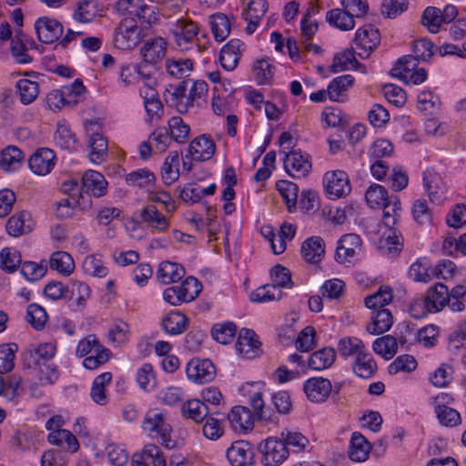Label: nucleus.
Listing matches in <instances>:
<instances>
[{
  "mask_svg": "<svg viewBox=\"0 0 466 466\" xmlns=\"http://www.w3.org/2000/svg\"><path fill=\"white\" fill-rule=\"evenodd\" d=\"M142 428L149 434L155 433V437H158L161 444L166 448L174 447V441L170 439L171 426L164 414L157 409L147 412L142 422Z\"/></svg>",
  "mask_w": 466,
  "mask_h": 466,
  "instance_id": "1",
  "label": "nucleus"
},
{
  "mask_svg": "<svg viewBox=\"0 0 466 466\" xmlns=\"http://www.w3.org/2000/svg\"><path fill=\"white\" fill-rule=\"evenodd\" d=\"M264 466H279L289 457L288 446L280 438L270 437L258 445Z\"/></svg>",
  "mask_w": 466,
  "mask_h": 466,
  "instance_id": "2",
  "label": "nucleus"
},
{
  "mask_svg": "<svg viewBox=\"0 0 466 466\" xmlns=\"http://www.w3.org/2000/svg\"><path fill=\"white\" fill-rule=\"evenodd\" d=\"M35 30L40 42L52 44L61 37L64 27L56 19L43 16L35 21Z\"/></svg>",
  "mask_w": 466,
  "mask_h": 466,
  "instance_id": "3",
  "label": "nucleus"
},
{
  "mask_svg": "<svg viewBox=\"0 0 466 466\" xmlns=\"http://www.w3.org/2000/svg\"><path fill=\"white\" fill-rule=\"evenodd\" d=\"M189 82H191L190 79L182 80L172 91L167 90V94L165 96L167 104L175 107L180 114L187 113L194 105V100L187 94Z\"/></svg>",
  "mask_w": 466,
  "mask_h": 466,
  "instance_id": "4",
  "label": "nucleus"
},
{
  "mask_svg": "<svg viewBox=\"0 0 466 466\" xmlns=\"http://www.w3.org/2000/svg\"><path fill=\"white\" fill-rule=\"evenodd\" d=\"M303 390L310 401L321 403L329 397L332 385L328 379L313 377L304 382Z\"/></svg>",
  "mask_w": 466,
  "mask_h": 466,
  "instance_id": "5",
  "label": "nucleus"
},
{
  "mask_svg": "<svg viewBox=\"0 0 466 466\" xmlns=\"http://www.w3.org/2000/svg\"><path fill=\"white\" fill-rule=\"evenodd\" d=\"M227 459L231 466H251L254 463L251 445L245 441L233 442L227 451Z\"/></svg>",
  "mask_w": 466,
  "mask_h": 466,
  "instance_id": "6",
  "label": "nucleus"
},
{
  "mask_svg": "<svg viewBox=\"0 0 466 466\" xmlns=\"http://www.w3.org/2000/svg\"><path fill=\"white\" fill-rule=\"evenodd\" d=\"M361 239L357 234H346L339 239L335 258L339 263L351 262L360 251Z\"/></svg>",
  "mask_w": 466,
  "mask_h": 466,
  "instance_id": "7",
  "label": "nucleus"
},
{
  "mask_svg": "<svg viewBox=\"0 0 466 466\" xmlns=\"http://www.w3.org/2000/svg\"><path fill=\"white\" fill-rule=\"evenodd\" d=\"M189 380L198 383L210 382L216 375V369L209 360H192L187 367Z\"/></svg>",
  "mask_w": 466,
  "mask_h": 466,
  "instance_id": "8",
  "label": "nucleus"
},
{
  "mask_svg": "<svg viewBox=\"0 0 466 466\" xmlns=\"http://www.w3.org/2000/svg\"><path fill=\"white\" fill-rule=\"evenodd\" d=\"M327 193L333 198H341L350 194L351 187L346 172L336 170L325 175Z\"/></svg>",
  "mask_w": 466,
  "mask_h": 466,
  "instance_id": "9",
  "label": "nucleus"
},
{
  "mask_svg": "<svg viewBox=\"0 0 466 466\" xmlns=\"http://www.w3.org/2000/svg\"><path fill=\"white\" fill-rule=\"evenodd\" d=\"M132 466H167L166 457L155 444H147L141 452L132 457Z\"/></svg>",
  "mask_w": 466,
  "mask_h": 466,
  "instance_id": "10",
  "label": "nucleus"
},
{
  "mask_svg": "<svg viewBox=\"0 0 466 466\" xmlns=\"http://www.w3.org/2000/svg\"><path fill=\"white\" fill-rule=\"evenodd\" d=\"M107 181L103 174L95 170H88L82 177V192L95 198H101L107 192Z\"/></svg>",
  "mask_w": 466,
  "mask_h": 466,
  "instance_id": "11",
  "label": "nucleus"
},
{
  "mask_svg": "<svg viewBox=\"0 0 466 466\" xmlns=\"http://www.w3.org/2000/svg\"><path fill=\"white\" fill-rule=\"evenodd\" d=\"M285 170L292 177H305L311 168L308 156L300 150H291L284 159Z\"/></svg>",
  "mask_w": 466,
  "mask_h": 466,
  "instance_id": "12",
  "label": "nucleus"
},
{
  "mask_svg": "<svg viewBox=\"0 0 466 466\" xmlns=\"http://www.w3.org/2000/svg\"><path fill=\"white\" fill-rule=\"evenodd\" d=\"M167 42L164 38L152 37L144 41L140 49V55L146 64H156L163 59L166 55Z\"/></svg>",
  "mask_w": 466,
  "mask_h": 466,
  "instance_id": "13",
  "label": "nucleus"
},
{
  "mask_svg": "<svg viewBox=\"0 0 466 466\" xmlns=\"http://www.w3.org/2000/svg\"><path fill=\"white\" fill-rule=\"evenodd\" d=\"M252 329H240L236 342L238 352L247 359H253L260 351L261 343L257 339Z\"/></svg>",
  "mask_w": 466,
  "mask_h": 466,
  "instance_id": "14",
  "label": "nucleus"
},
{
  "mask_svg": "<svg viewBox=\"0 0 466 466\" xmlns=\"http://www.w3.org/2000/svg\"><path fill=\"white\" fill-rule=\"evenodd\" d=\"M56 155L49 148L38 149L28 160L30 169L36 175L48 174L55 166Z\"/></svg>",
  "mask_w": 466,
  "mask_h": 466,
  "instance_id": "15",
  "label": "nucleus"
},
{
  "mask_svg": "<svg viewBox=\"0 0 466 466\" xmlns=\"http://www.w3.org/2000/svg\"><path fill=\"white\" fill-rule=\"evenodd\" d=\"M116 8L121 14L128 13L149 24L155 18L153 10L144 3V0H118Z\"/></svg>",
  "mask_w": 466,
  "mask_h": 466,
  "instance_id": "16",
  "label": "nucleus"
},
{
  "mask_svg": "<svg viewBox=\"0 0 466 466\" xmlns=\"http://www.w3.org/2000/svg\"><path fill=\"white\" fill-rule=\"evenodd\" d=\"M244 44L239 39H231L220 50L219 61L224 69L234 70L240 59Z\"/></svg>",
  "mask_w": 466,
  "mask_h": 466,
  "instance_id": "17",
  "label": "nucleus"
},
{
  "mask_svg": "<svg viewBox=\"0 0 466 466\" xmlns=\"http://www.w3.org/2000/svg\"><path fill=\"white\" fill-rule=\"evenodd\" d=\"M215 152V142L206 135L194 138L188 147V153L196 161H207L214 156Z\"/></svg>",
  "mask_w": 466,
  "mask_h": 466,
  "instance_id": "18",
  "label": "nucleus"
},
{
  "mask_svg": "<svg viewBox=\"0 0 466 466\" xmlns=\"http://www.w3.org/2000/svg\"><path fill=\"white\" fill-rule=\"evenodd\" d=\"M267 10L268 3L266 0H250L248 2L247 9L243 12L244 18L248 22L245 30L248 35L255 32Z\"/></svg>",
  "mask_w": 466,
  "mask_h": 466,
  "instance_id": "19",
  "label": "nucleus"
},
{
  "mask_svg": "<svg viewBox=\"0 0 466 466\" xmlns=\"http://www.w3.org/2000/svg\"><path fill=\"white\" fill-rule=\"evenodd\" d=\"M380 42L379 30L372 25H365L357 30L354 43L357 47L362 49L367 56L374 50Z\"/></svg>",
  "mask_w": 466,
  "mask_h": 466,
  "instance_id": "20",
  "label": "nucleus"
},
{
  "mask_svg": "<svg viewBox=\"0 0 466 466\" xmlns=\"http://www.w3.org/2000/svg\"><path fill=\"white\" fill-rule=\"evenodd\" d=\"M114 40L122 48H131L138 41V27L127 19L123 20L116 28Z\"/></svg>",
  "mask_w": 466,
  "mask_h": 466,
  "instance_id": "21",
  "label": "nucleus"
},
{
  "mask_svg": "<svg viewBox=\"0 0 466 466\" xmlns=\"http://www.w3.org/2000/svg\"><path fill=\"white\" fill-rule=\"evenodd\" d=\"M231 427L235 431H247L254 426L253 416L250 410L245 406H235L230 412L226 415Z\"/></svg>",
  "mask_w": 466,
  "mask_h": 466,
  "instance_id": "22",
  "label": "nucleus"
},
{
  "mask_svg": "<svg viewBox=\"0 0 466 466\" xmlns=\"http://www.w3.org/2000/svg\"><path fill=\"white\" fill-rule=\"evenodd\" d=\"M89 159L95 164L104 162L108 154L107 139L99 133H92L88 140Z\"/></svg>",
  "mask_w": 466,
  "mask_h": 466,
  "instance_id": "23",
  "label": "nucleus"
},
{
  "mask_svg": "<svg viewBox=\"0 0 466 466\" xmlns=\"http://www.w3.org/2000/svg\"><path fill=\"white\" fill-rule=\"evenodd\" d=\"M393 324V317L390 309H380L372 312L371 323L367 330L372 335L382 334L388 331Z\"/></svg>",
  "mask_w": 466,
  "mask_h": 466,
  "instance_id": "24",
  "label": "nucleus"
},
{
  "mask_svg": "<svg viewBox=\"0 0 466 466\" xmlns=\"http://www.w3.org/2000/svg\"><path fill=\"white\" fill-rule=\"evenodd\" d=\"M325 253L324 241L320 237H311L301 246V254L307 262L319 263Z\"/></svg>",
  "mask_w": 466,
  "mask_h": 466,
  "instance_id": "25",
  "label": "nucleus"
},
{
  "mask_svg": "<svg viewBox=\"0 0 466 466\" xmlns=\"http://www.w3.org/2000/svg\"><path fill=\"white\" fill-rule=\"evenodd\" d=\"M185 275L184 268L174 262L163 261L157 270V278L162 284L167 285L177 282Z\"/></svg>",
  "mask_w": 466,
  "mask_h": 466,
  "instance_id": "26",
  "label": "nucleus"
},
{
  "mask_svg": "<svg viewBox=\"0 0 466 466\" xmlns=\"http://www.w3.org/2000/svg\"><path fill=\"white\" fill-rule=\"evenodd\" d=\"M205 419L206 422L202 428L204 436L209 440L218 439L224 431L223 421L226 420V414L212 410Z\"/></svg>",
  "mask_w": 466,
  "mask_h": 466,
  "instance_id": "27",
  "label": "nucleus"
},
{
  "mask_svg": "<svg viewBox=\"0 0 466 466\" xmlns=\"http://www.w3.org/2000/svg\"><path fill=\"white\" fill-rule=\"evenodd\" d=\"M370 443L360 432H354L350 439L349 457L354 461H364L369 458Z\"/></svg>",
  "mask_w": 466,
  "mask_h": 466,
  "instance_id": "28",
  "label": "nucleus"
},
{
  "mask_svg": "<svg viewBox=\"0 0 466 466\" xmlns=\"http://www.w3.org/2000/svg\"><path fill=\"white\" fill-rule=\"evenodd\" d=\"M31 230L30 214L27 211L14 214L6 222V231L13 237H19Z\"/></svg>",
  "mask_w": 466,
  "mask_h": 466,
  "instance_id": "29",
  "label": "nucleus"
},
{
  "mask_svg": "<svg viewBox=\"0 0 466 466\" xmlns=\"http://www.w3.org/2000/svg\"><path fill=\"white\" fill-rule=\"evenodd\" d=\"M140 217L152 229L165 231L168 228L167 218L154 205L146 206L141 210Z\"/></svg>",
  "mask_w": 466,
  "mask_h": 466,
  "instance_id": "30",
  "label": "nucleus"
},
{
  "mask_svg": "<svg viewBox=\"0 0 466 466\" xmlns=\"http://www.w3.org/2000/svg\"><path fill=\"white\" fill-rule=\"evenodd\" d=\"M47 441L50 444L63 447L71 452H76L79 449L77 439L67 430L53 431L48 434Z\"/></svg>",
  "mask_w": 466,
  "mask_h": 466,
  "instance_id": "31",
  "label": "nucleus"
},
{
  "mask_svg": "<svg viewBox=\"0 0 466 466\" xmlns=\"http://www.w3.org/2000/svg\"><path fill=\"white\" fill-rule=\"evenodd\" d=\"M425 297L433 311L438 312L448 303L450 298L449 289L442 283H437L428 289Z\"/></svg>",
  "mask_w": 466,
  "mask_h": 466,
  "instance_id": "32",
  "label": "nucleus"
},
{
  "mask_svg": "<svg viewBox=\"0 0 466 466\" xmlns=\"http://www.w3.org/2000/svg\"><path fill=\"white\" fill-rule=\"evenodd\" d=\"M211 411L205 402L197 399L187 400L181 407L183 416L197 423L202 422Z\"/></svg>",
  "mask_w": 466,
  "mask_h": 466,
  "instance_id": "33",
  "label": "nucleus"
},
{
  "mask_svg": "<svg viewBox=\"0 0 466 466\" xmlns=\"http://www.w3.org/2000/svg\"><path fill=\"white\" fill-rule=\"evenodd\" d=\"M56 352V345L51 342H46L41 343L37 347L26 350L24 353V359L25 361H28V366H31V364L36 365L39 360H51Z\"/></svg>",
  "mask_w": 466,
  "mask_h": 466,
  "instance_id": "34",
  "label": "nucleus"
},
{
  "mask_svg": "<svg viewBox=\"0 0 466 466\" xmlns=\"http://www.w3.org/2000/svg\"><path fill=\"white\" fill-rule=\"evenodd\" d=\"M336 360V351L332 348H323L312 353L308 360V365L315 370H322L329 368Z\"/></svg>",
  "mask_w": 466,
  "mask_h": 466,
  "instance_id": "35",
  "label": "nucleus"
},
{
  "mask_svg": "<svg viewBox=\"0 0 466 466\" xmlns=\"http://www.w3.org/2000/svg\"><path fill=\"white\" fill-rule=\"evenodd\" d=\"M193 61L189 58H168L165 62L167 74L175 78H183V80H187L186 78L189 76L193 70Z\"/></svg>",
  "mask_w": 466,
  "mask_h": 466,
  "instance_id": "36",
  "label": "nucleus"
},
{
  "mask_svg": "<svg viewBox=\"0 0 466 466\" xmlns=\"http://www.w3.org/2000/svg\"><path fill=\"white\" fill-rule=\"evenodd\" d=\"M440 177L431 170L423 173L424 188L431 202L440 204L444 199V189L439 186Z\"/></svg>",
  "mask_w": 466,
  "mask_h": 466,
  "instance_id": "37",
  "label": "nucleus"
},
{
  "mask_svg": "<svg viewBox=\"0 0 466 466\" xmlns=\"http://www.w3.org/2000/svg\"><path fill=\"white\" fill-rule=\"evenodd\" d=\"M327 22L340 30L348 31L354 27L355 21L350 14L343 9L336 8L329 11L326 15Z\"/></svg>",
  "mask_w": 466,
  "mask_h": 466,
  "instance_id": "38",
  "label": "nucleus"
},
{
  "mask_svg": "<svg viewBox=\"0 0 466 466\" xmlns=\"http://www.w3.org/2000/svg\"><path fill=\"white\" fill-rule=\"evenodd\" d=\"M353 370L357 376L369 379L376 373L377 363L370 353L364 351L356 357Z\"/></svg>",
  "mask_w": 466,
  "mask_h": 466,
  "instance_id": "39",
  "label": "nucleus"
},
{
  "mask_svg": "<svg viewBox=\"0 0 466 466\" xmlns=\"http://www.w3.org/2000/svg\"><path fill=\"white\" fill-rule=\"evenodd\" d=\"M354 77L351 75H343L334 78L328 86L329 98L332 101H339L348 89L353 85Z\"/></svg>",
  "mask_w": 466,
  "mask_h": 466,
  "instance_id": "40",
  "label": "nucleus"
},
{
  "mask_svg": "<svg viewBox=\"0 0 466 466\" xmlns=\"http://www.w3.org/2000/svg\"><path fill=\"white\" fill-rule=\"evenodd\" d=\"M187 325L188 319L178 311L171 312L162 320L164 330L171 335L183 333L187 329Z\"/></svg>",
  "mask_w": 466,
  "mask_h": 466,
  "instance_id": "41",
  "label": "nucleus"
},
{
  "mask_svg": "<svg viewBox=\"0 0 466 466\" xmlns=\"http://www.w3.org/2000/svg\"><path fill=\"white\" fill-rule=\"evenodd\" d=\"M198 27L192 21L180 20L177 23L175 31L176 44L183 47L184 45L190 43L198 35Z\"/></svg>",
  "mask_w": 466,
  "mask_h": 466,
  "instance_id": "42",
  "label": "nucleus"
},
{
  "mask_svg": "<svg viewBox=\"0 0 466 466\" xmlns=\"http://www.w3.org/2000/svg\"><path fill=\"white\" fill-rule=\"evenodd\" d=\"M392 289L389 286H381L379 290L365 298V305L368 309L376 311L392 301Z\"/></svg>",
  "mask_w": 466,
  "mask_h": 466,
  "instance_id": "43",
  "label": "nucleus"
},
{
  "mask_svg": "<svg viewBox=\"0 0 466 466\" xmlns=\"http://www.w3.org/2000/svg\"><path fill=\"white\" fill-rule=\"evenodd\" d=\"M50 268L59 273L68 276L75 269L71 255L66 251H56L50 258Z\"/></svg>",
  "mask_w": 466,
  "mask_h": 466,
  "instance_id": "44",
  "label": "nucleus"
},
{
  "mask_svg": "<svg viewBox=\"0 0 466 466\" xmlns=\"http://www.w3.org/2000/svg\"><path fill=\"white\" fill-rule=\"evenodd\" d=\"M372 348L375 353L390 360L397 353V339L390 335L380 337L374 340Z\"/></svg>",
  "mask_w": 466,
  "mask_h": 466,
  "instance_id": "45",
  "label": "nucleus"
},
{
  "mask_svg": "<svg viewBox=\"0 0 466 466\" xmlns=\"http://www.w3.org/2000/svg\"><path fill=\"white\" fill-rule=\"evenodd\" d=\"M279 438L288 446L289 453L303 451L309 444V440L298 431H283Z\"/></svg>",
  "mask_w": 466,
  "mask_h": 466,
  "instance_id": "46",
  "label": "nucleus"
},
{
  "mask_svg": "<svg viewBox=\"0 0 466 466\" xmlns=\"http://www.w3.org/2000/svg\"><path fill=\"white\" fill-rule=\"evenodd\" d=\"M392 197L389 196L387 189L379 184L370 186L365 194L367 204L372 208H380L387 201H390Z\"/></svg>",
  "mask_w": 466,
  "mask_h": 466,
  "instance_id": "47",
  "label": "nucleus"
},
{
  "mask_svg": "<svg viewBox=\"0 0 466 466\" xmlns=\"http://www.w3.org/2000/svg\"><path fill=\"white\" fill-rule=\"evenodd\" d=\"M90 292L91 290L87 284L79 280H73L66 299L72 300V305L83 308L90 297Z\"/></svg>",
  "mask_w": 466,
  "mask_h": 466,
  "instance_id": "48",
  "label": "nucleus"
},
{
  "mask_svg": "<svg viewBox=\"0 0 466 466\" xmlns=\"http://www.w3.org/2000/svg\"><path fill=\"white\" fill-rule=\"evenodd\" d=\"M381 208H383V223L392 230V227L397 224L400 218L401 208L399 197H392L391 199L383 204Z\"/></svg>",
  "mask_w": 466,
  "mask_h": 466,
  "instance_id": "49",
  "label": "nucleus"
},
{
  "mask_svg": "<svg viewBox=\"0 0 466 466\" xmlns=\"http://www.w3.org/2000/svg\"><path fill=\"white\" fill-rule=\"evenodd\" d=\"M167 129L171 138L177 143L183 144L188 139L190 127L180 116L171 117Z\"/></svg>",
  "mask_w": 466,
  "mask_h": 466,
  "instance_id": "50",
  "label": "nucleus"
},
{
  "mask_svg": "<svg viewBox=\"0 0 466 466\" xmlns=\"http://www.w3.org/2000/svg\"><path fill=\"white\" fill-rule=\"evenodd\" d=\"M275 67L269 63L268 59L261 58L255 62L253 73L255 80L258 85H268L271 83L274 76Z\"/></svg>",
  "mask_w": 466,
  "mask_h": 466,
  "instance_id": "51",
  "label": "nucleus"
},
{
  "mask_svg": "<svg viewBox=\"0 0 466 466\" xmlns=\"http://www.w3.org/2000/svg\"><path fill=\"white\" fill-rule=\"evenodd\" d=\"M277 189L283 198L289 211H291L298 201V186L288 180H280L277 183Z\"/></svg>",
  "mask_w": 466,
  "mask_h": 466,
  "instance_id": "52",
  "label": "nucleus"
},
{
  "mask_svg": "<svg viewBox=\"0 0 466 466\" xmlns=\"http://www.w3.org/2000/svg\"><path fill=\"white\" fill-rule=\"evenodd\" d=\"M97 6L93 0H83L77 3L74 12V19L80 23H89L96 15Z\"/></svg>",
  "mask_w": 466,
  "mask_h": 466,
  "instance_id": "53",
  "label": "nucleus"
},
{
  "mask_svg": "<svg viewBox=\"0 0 466 466\" xmlns=\"http://www.w3.org/2000/svg\"><path fill=\"white\" fill-rule=\"evenodd\" d=\"M211 29L216 41H224L230 33V23L224 14H217L211 16Z\"/></svg>",
  "mask_w": 466,
  "mask_h": 466,
  "instance_id": "54",
  "label": "nucleus"
},
{
  "mask_svg": "<svg viewBox=\"0 0 466 466\" xmlns=\"http://www.w3.org/2000/svg\"><path fill=\"white\" fill-rule=\"evenodd\" d=\"M56 144L62 149H73L76 140L70 127L66 123H58L54 135Z\"/></svg>",
  "mask_w": 466,
  "mask_h": 466,
  "instance_id": "55",
  "label": "nucleus"
},
{
  "mask_svg": "<svg viewBox=\"0 0 466 466\" xmlns=\"http://www.w3.org/2000/svg\"><path fill=\"white\" fill-rule=\"evenodd\" d=\"M435 413L440 423L445 427H455L461 422L460 413L456 410L446 405H436Z\"/></svg>",
  "mask_w": 466,
  "mask_h": 466,
  "instance_id": "56",
  "label": "nucleus"
},
{
  "mask_svg": "<svg viewBox=\"0 0 466 466\" xmlns=\"http://www.w3.org/2000/svg\"><path fill=\"white\" fill-rule=\"evenodd\" d=\"M20 252L15 248H5L0 252V266L8 272H14L21 265Z\"/></svg>",
  "mask_w": 466,
  "mask_h": 466,
  "instance_id": "57",
  "label": "nucleus"
},
{
  "mask_svg": "<svg viewBox=\"0 0 466 466\" xmlns=\"http://www.w3.org/2000/svg\"><path fill=\"white\" fill-rule=\"evenodd\" d=\"M16 87L20 94L21 102L25 105L32 103L39 94L38 83L29 79L18 80Z\"/></svg>",
  "mask_w": 466,
  "mask_h": 466,
  "instance_id": "58",
  "label": "nucleus"
},
{
  "mask_svg": "<svg viewBox=\"0 0 466 466\" xmlns=\"http://www.w3.org/2000/svg\"><path fill=\"white\" fill-rule=\"evenodd\" d=\"M419 59L413 56H404L400 57L395 66L391 68V75L400 80L407 79V74L413 71L417 66Z\"/></svg>",
  "mask_w": 466,
  "mask_h": 466,
  "instance_id": "59",
  "label": "nucleus"
},
{
  "mask_svg": "<svg viewBox=\"0 0 466 466\" xmlns=\"http://www.w3.org/2000/svg\"><path fill=\"white\" fill-rule=\"evenodd\" d=\"M25 319L34 329L40 330L45 327L48 317L43 307L33 303L27 307Z\"/></svg>",
  "mask_w": 466,
  "mask_h": 466,
  "instance_id": "60",
  "label": "nucleus"
},
{
  "mask_svg": "<svg viewBox=\"0 0 466 466\" xmlns=\"http://www.w3.org/2000/svg\"><path fill=\"white\" fill-rule=\"evenodd\" d=\"M236 332L237 326L232 322L215 324L211 329L213 339L221 344L231 342Z\"/></svg>",
  "mask_w": 466,
  "mask_h": 466,
  "instance_id": "61",
  "label": "nucleus"
},
{
  "mask_svg": "<svg viewBox=\"0 0 466 466\" xmlns=\"http://www.w3.org/2000/svg\"><path fill=\"white\" fill-rule=\"evenodd\" d=\"M409 276L415 281L428 283L434 278L428 261L418 260L409 269Z\"/></svg>",
  "mask_w": 466,
  "mask_h": 466,
  "instance_id": "62",
  "label": "nucleus"
},
{
  "mask_svg": "<svg viewBox=\"0 0 466 466\" xmlns=\"http://www.w3.org/2000/svg\"><path fill=\"white\" fill-rule=\"evenodd\" d=\"M281 295L282 293L279 289L272 283L265 285L253 291L250 294V299L252 301L268 302L280 299Z\"/></svg>",
  "mask_w": 466,
  "mask_h": 466,
  "instance_id": "63",
  "label": "nucleus"
},
{
  "mask_svg": "<svg viewBox=\"0 0 466 466\" xmlns=\"http://www.w3.org/2000/svg\"><path fill=\"white\" fill-rule=\"evenodd\" d=\"M338 350L343 357H350L352 355L359 356V353L365 351V346L360 339L357 338H344L339 341Z\"/></svg>",
  "mask_w": 466,
  "mask_h": 466,
  "instance_id": "64",
  "label": "nucleus"
}]
</instances>
